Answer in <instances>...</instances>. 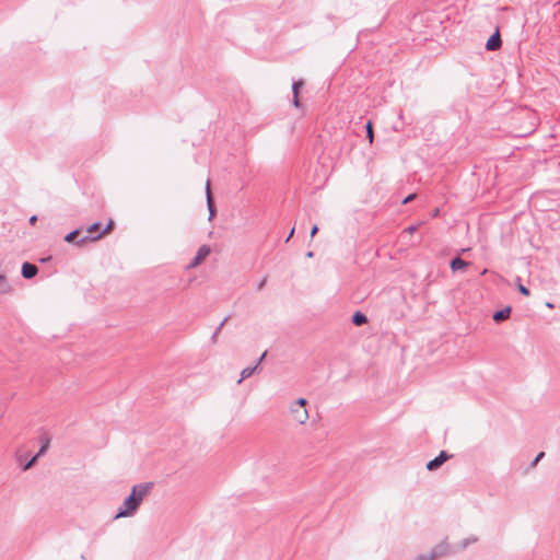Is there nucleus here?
<instances>
[{"label": "nucleus", "mask_w": 560, "mask_h": 560, "mask_svg": "<svg viewBox=\"0 0 560 560\" xmlns=\"http://www.w3.org/2000/svg\"><path fill=\"white\" fill-rule=\"evenodd\" d=\"M152 488L153 482H142L135 485L130 494L124 500L114 518L117 520L120 517H130L135 515L143 499L150 493Z\"/></svg>", "instance_id": "nucleus-1"}, {"label": "nucleus", "mask_w": 560, "mask_h": 560, "mask_svg": "<svg viewBox=\"0 0 560 560\" xmlns=\"http://www.w3.org/2000/svg\"><path fill=\"white\" fill-rule=\"evenodd\" d=\"M455 552H456V550H453L446 540H442L441 542L436 544L429 551V557H430V559L439 560L443 557H446V556L455 553Z\"/></svg>", "instance_id": "nucleus-2"}, {"label": "nucleus", "mask_w": 560, "mask_h": 560, "mask_svg": "<svg viewBox=\"0 0 560 560\" xmlns=\"http://www.w3.org/2000/svg\"><path fill=\"white\" fill-rule=\"evenodd\" d=\"M289 412L291 415V418L293 421H295L299 424H305L308 420V411L306 408H298L294 406H290Z\"/></svg>", "instance_id": "nucleus-3"}, {"label": "nucleus", "mask_w": 560, "mask_h": 560, "mask_svg": "<svg viewBox=\"0 0 560 560\" xmlns=\"http://www.w3.org/2000/svg\"><path fill=\"white\" fill-rule=\"evenodd\" d=\"M211 253V248L209 245H201L198 250H197V254L196 256L194 257V259L190 261V264L187 266L188 269H191V268H196L197 266H199L206 258L207 256Z\"/></svg>", "instance_id": "nucleus-4"}, {"label": "nucleus", "mask_w": 560, "mask_h": 560, "mask_svg": "<svg viewBox=\"0 0 560 560\" xmlns=\"http://www.w3.org/2000/svg\"><path fill=\"white\" fill-rule=\"evenodd\" d=\"M451 457L452 455L446 451H441L436 457L427 463V469L430 471L436 470Z\"/></svg>", "instance_id": "nucleus-5"}, {"label": "nucleus", "mask_w": 560, "mask_h": 560, "mask_svg": "<svg viewBox=\"0 0 560 560\" xmlns=\"http://www.w3.org/2000/svg\"><path fill=\"white\" fill-rule=\"evenodd\" d=\"M502 45L501 36L499 30H497L487 40L486 49L489 51H494L499 49Z\"/></svg>", "instance_id": "nucleus-6"}, {"label": "nucleus", "mask_w": 560, "mask_h": 560, "mask_svg": "<svg viewBox=\"0 0 560 560\" xmlns=\"http://www.w3.org/2000/svg\"><path fill=\"white\" fill-rule=\"evenodd\" d=\"M37 272H38V268L36 265L27 262V261L23 262L22 268H21V275L23 278L32 279L37 275Z\"/></svg>", "instance_id": "nucleus-7"}, {"label": "nucleus", "mask_w": 560, "mask_h": 560, "mask_svg": "<svg viewBox=\"0 0 560 560\" xmlns=\"http://www.w3.org/2000/svg\"><path fill=\"white\" fill-rule=\"evenodd\" d=\"M206 197H207V207L209 210V220H212V218L215 215V207H214L211 190H210V180L209 179L206 183Z\"/></svg>", "instance_id": "nucleus-8"}, {"label": "nucleus", "mask_w": 560, "mask_h": 560, "mask_svg": "<svg viewBox=\"0 0 560 560\" xmlns=\"http://www.w3.org/2000/svg\"><path fill=\"white\" fill-rule=\"evenodd\" d=\"M113 226H114V222H113V220H109V222L107 223V225L104 228V230H103L100 234H97V235H95V236H92V237H90V236H83L81 240H79L78 245H80V244L84 243V242H85V241H88V240H91V241H97V240H100L102 236H104L105 234H107V233L113 229Z\"/></svg>", "instance_id": "nucleus-9"}, {"label": "nucleus", "mask_w": 560, "mask_h": 560, "mask_svg": "<svg viewBox=\"0 0 560 560\" xmlns=\"http://www.w3.org/2000/svg\"><path fill=\"white\" fill-rule=\"evenodd\" d=\"M511 311H512L511 306H506L505 308L495 311L492 315V318L497 323L503 322L510 317Z\"/></svg>", "instance_id": "nucleus-10"}, {"label": "nucleus", "mask_w": 560, "mask_h": 560, "mask_svg": "<svg viewBox=\"0 0 560 560\" xmlns=\"http://www.w3.org/2000/svg\"><path fill=\"white\" fill-rule=\"evenodd\" d=\"M469 262L465 261L464 259H462L460 257H455L451 260L450 262V267L452 269V271H457V270H463L465 269L466 267H468Z\"/></svg>", "instance_id": "nucleus-11"}, {"label": "nucleus", "mask_w": 560, "mask_h": 560, "mask_svg": "<svg viewBox=\"0 0 560 560\" xmlns=\"http://www.w3.org/2000/svg\"><path fill=\"white\" fill-rule=\"evenodd\" d=\"M352 323L353 325L355 326H362L364 324L368 323V317L365 316V314H363L362 312L360 311H357L353 315H352Z\"/></svg>", "instance_id": "nucleus-12"}, {"label": "nucleus", "mask_w": 560, "mask_h": 560, "mask_svg": "<svg viewBox=\"0 0 560 560\" xmlns=\"http://www.w3.org/2000/svg\"><path fill=\"white\" fill-rule=\"evenodd\" d=\"M257 370V365L254 366H247L242 370L241 377L237 381V384H241L245 378L250 377Z\"/></svg>", "instance_id": "nucleus-13"}, {"label": "nucleus", "mask_w": 560, "mask_h": 560, "mask_svg": "<svg viewBox=\"0 0 560 560\" xmlns=\"http://www.w3.org/2000/svg\"><path fill=\"white\" fill-rule=\"evenodd\" d=\"M477 541H478V537H477V536H475V535H471V536H469V537H467V538L463 539V540L460 541V544L458 545V548H457V549H455V550H456V552H457L458 550H465L469 545L475 544V542H477Z\"/></svg>", "instance_id": "nucleus-14"}, {"label": "nucleus", "mask_w": 560, "mask_h": 560, "mask_svg": "<svg viewBox=\"0 0 560 560\" xmlns=\"http://www.w3.org/2000/svg\"><path fill=\"white\" fill-rule=\"evenodd\" d=\"M80 234V230L77 229V230H73L71 231L70 233H68L66 236H65V242L67 243H75L78 244L79 241H75V238L78 237V235Z\"/></svg>", "instance_id": "nucleus-15"}, {"label": "nucleus", "mask_w": 560, "mask_h": 560, "mask_svg": "<svg viewBox=\"0 0 560 560\" xmlns=\"http://www.w3.org/2000/svg\"><path fill=\"white\" fill-rule=\"evenodd\" d=\"M11 287L8 284L7 278L3 275H0V293L5 294L10 292Z\"/></svg>", "instance_id": "nucleus-16"}, {"label": "nucleus", "mask_w": 560, "mask_h": 560, "mask_svg": "<svg viewBox=\"0 0 560 560\" xmlns=\"http://www.w3.org/2000/svg\"><path fill=\"white\" fill-rule=\"evenodd\" d=\"M228 320V317H225L221 323L220 325L218 326V328L215 329V331L213 332V335L211 336V340L212 342H215L217 341V338L219 336V332L220 330L222 329V327L224 326V324L226 323Z\"/></svg>", "instance_id": "nucleus-17"}, {"label": "nucleus", "mask_w": 560, "mask_h": 560, "mask_svg": "<svg viewBox=\"0 0 560 560\" xmlns=\"http://www.w3.org/2000/svg\"><path fill=\"white\" fill-rule=\"evenodd\" d=\"M48 447H49V440H45V442L43 443V445L40 446L39 451L37 452V454L35 456H37V458H39L47 452Z\"/></svg>", "instance_id": "nucleus-18"}, {"label": "nucleus", "mask_w": 560, "mask_h": 560, "mask_svg": "<svg viewBox=\"0 0 560 560\" xmlns=\"http://www.w3.org/2000/svg\"><path fill=\"white\" fill-rule=\"evenodd\" d=\"M303 80H298L292 84V93L299 95L300 89L303 86Z\"/></svg>", "instance_id": "nucleus-19"}, {"label": "nucleus", "mask_w": 560, "mask_h": 560, "mask_svg": "<svg viewBox=\"0 0 560 560\" xmlns=\"http://www.w3.org/2000/svg\"><path fill=\"white\" fill-rule=\"evenodd\" d=\"M291 405L294 407H298V408H306L307 400L305 398L301 397V398L296 399L294 402H292Z\"/></svg>", "instance_id": "nucleus-20"}, {"label": "nucleus", "mask_w": 560, "mask_h": 560, "mask_svg": "<svg viewBox=\"0 0 560 560\" xmlns=\"http://www.w3.org/2000/svg\"><path fill=\"white\" fill-rule=\"evenodd\" d=\"M37 459H38L37 456L34 455L28 462H26L23 465L22 469L28 470L31 467H33L36 464Z\"/></svg>", "instance_id": "nucleus-21"}, {"label": "nucleus", "mask_w": 560, "mask_h": 560, "mask_svg": "<svg viewBox=\"0 0 560 560\" xmlns=\"http://www.w3.org/2000/svg\"><path fill=\"white\" fill-rule=\"evenodd\" d=\"M517 281H520V278H517ZM518 292L525 296H528L530 294L529 290L523 285L521 282L517 284Z\"/></svg>", "instance_id": "nucleus-22"}, {"label": "nucleus", "mask_w": 560, "mask_h": 560, "mask_svg": "<svg viewBox=\"0 0 560 560\" xmlns=\"http://www.w3.org/2000/svg\"><path fill=\"white\" fill-rule=\"evenodd\" d=\"M366 136H368L370 142H372L374 133H373V127H372V122L371 121H368V124H366Z\"/></svg>", "instance_id": "nucleus-23"}, {"label": "nucleus", "mask_w": 560, "mask_h": 560, "mask_svg": "<svg viewBox=\"0 0 560 560\" xmlns=\"http://www.w3.org/2000/svg\"><path fill=\"white\" fill-rule=\"evenodd\" d=\"M545 457V452H539L536 457L534 458V460L530 463L529 467L530 468H534L540 459H542Z\"/></svg>", "instance_id": "nucleus-24"}, {"label": "nucleus", "mask_w": 560, "mask_h": 560, "mask_svg": "<svg viewBox=\"0 0 560 560\" xmlns=\"http://www.w3.org/2000/svg\"><path fill=\"white\" fill-rule=\"evenodd\" d=\"M101 226V223L100 222H94L93 224H91L89 228H88V232L89 233H94L96 232Z\"/></svg>", "instance_id": "nucleus-25"}, {"label": "nucleus", "mask_w": 560, "mask_h": 560, "mask_svg": "<svg viewBox=\"0 0 560 560\" xmlns=\"http://www.w3.org/2000/svg\"><path fill=\"white\" fill-rule=\"evenodd\" d=\"M413 560H433L429 557V551L424 553H420L413 558Z\"/></svg>", "instance_id": "nucleus-26"}, {"label": "nucleus", "mask_w": 560, "mask_h": 560, "mask_svg": "<svg viewBox=\"0 0 560 560\" xmlns=\"http://www.w3.org/2000/svg\"><path fill=\"white\" fill-rule=\"evenodd\" d=\"M416 197V194H410L408 195L404 200H402V205H406L408 202H410L411 200H413Z\"/></svg>", "instance_id": "nucleus-27"}, {"label": "nucleus", "mask_w": 560, "mask_h": 560, "mask_svg": "<svg viewBox=\"0 0 560 560\" xmlns=\"http://www.w3.org/2000/svg\"><path fill=\"white\" fill-rule=\"evenodd\" d=\"M266 282H267V278H266V277H264V278L258 282V284H257V290H262V288L265 287Z\"/></svg>", "instance_id": "nucleus-28"}, {"label": "nucleus", "mask_w": 560, "mask_h": 560, "mask_svg": "<svg viewBox=\"0 0 560 560\" xmlns=\"http://www.w3.org/2000/svg\"><path fill=\"white\" fill-rule=\"evenodd\" d=\"M418 229V225H410L406 229V232H408L409 234H412L417 231Z\"/></svg>", "instance_id": "nucleus-29"}, {"label": "nucleus", "mask_w": 560, "mask_h": 560, "mask_svg": "<svg viewBox=\"0 0 560 560\" xmlns=\"http://www.w3.org/2000/svg\"><path fill=\"white\" fill-rule=\"evenodd\" d=\"M293 105L295 107H300V100H299V95H296V94H293Z\"/></svg>", "instance_id": "nucleus-30"}, {"label": "nucleus", "mask_w": 560, "mask_h": 560, "mask_svg": "<svg viewBox=\"0 0 560 560\" xmlns=\"http://www.w3.org/2000/svg\"><path fill=\"white\" fill-rule=\"evenodd\" d=\"M318 232V226L315 224L313 225V228L311 229V237H314L316 235V233Z\"/></svg>", "instance_id": "nucleus-31"}, {"label": "nucleus", "mask_w": 560, "mask_h": 560, "mask_svg": "<svg viewBox=\"0 0 560 560\" xmlns=\"http://www.w3.org/2000/svg\"><path fill=\"white\" fill-rule=\"evenodd\" d=\"M266 357V352H264L260 358L258 359L257 363L255 365H257V368L259 366V364L262 362V360L265 359Z\"/></svg>", "instance_id": "nucleus-32"}, {"label": "nucleus", "mask_w": 560, "mask_h": 560, "mask_svg": "<svg viewBox=\"0 0 560 560\" xmlns=\"http://www.w3.org/2000/svg\"><path fill=\"white\" fill-rule=\"evenodd\" d=\"M36 221H37V215H32V217L30 218V223H31V224H35V222H36Z\"/></svg>", "instance_id": "nucleus-33"}, {"label": "nucleus", "mask_w": 560, "mask_h": 560, "mask_svg": "<svg viewBox=\"0 0 560 560\" xmlns=\"http://www.w3.org/2000/svg\"><path fill=\"white\" fill-rule=\"evenodd\" d=\"M293 234H294V228L290 231V233H289V235H288V237H287L285 242H289V241H290V238L293 236Z\"/></svg>", "instance_id": "nucleus-34"}, {"label": "nucleus", "mask_w": 560, "mask_h": 560, "mask_svg": "<svg viewBox=\"0 0 560 560\" xmlns=\"http://www.w3.org/2000/svg\"><path fill=\"white\" fill-rule=\"evenodd\" d=\"M439 214V209H435L432 213V217H436Z\"/></svg>", "instance_id": "nucleus-35"}, {"label": "nucleus", "mask_w": 560, "mask_h": 560, "mask_svg": "<svg viewBox=\"0 0 560 560\" xmlns=\"http://www.w3.org/2000/svg\"><path fill=\"white\" fill-rule=\"evenodd\" d=\"M306 257H307V258H312V257H313V252H308V253L306 254Z\"/></svg>", "instance_id": "nucleus-36"}, {"label": "nucleus", "mask_w": 560, "mask_h": 560, "mask_svg": "<svg viewBox=\"0 0 560 560\" xmlns=\"http://www.w3.org/2000/svg\"><path fill=\"white\" fill-rule=\"evenodd\" d=\"M48 260H50V257L42 258V259H40V261H42V262H46V261H48Z\"/></svg>", "instance_id": "nucleus-37"}, {"label": "nucleus", "mask_w": 560, "mask_h": 560, "mask_svg": "<svg viewBox=\"0 0 560 560\" xmlns=\"http://www.w3.org/2000/svg\"><path fill=\"white\" fill-rule=\"evenodd\" d=\"M546 305H547L548 307H553V305H552L551 303H549V302H548Z\"/></svg>", "instance_id": "nucleus-38"}]
</instances>
